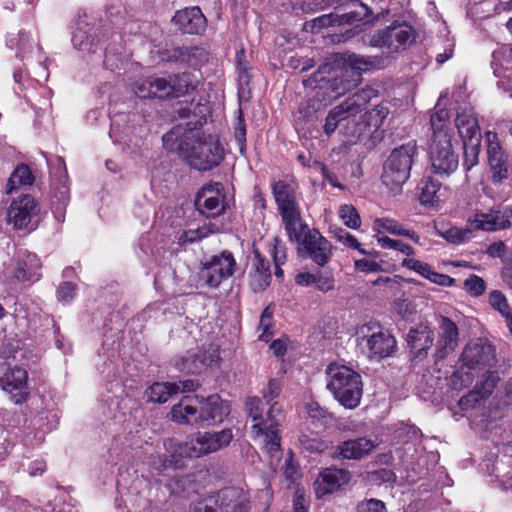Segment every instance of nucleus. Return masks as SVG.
Masks as SVG:
<instances>
[{
	"mask_svg": "<svg viewBox=\"0 0 512 512\" xmlns=\"http://www.w3.org/2000/svg\"><path fill=\"white\" fill-rule=\"evenodd\" d=\"M135 95L139 98H152L153 97V83L152 78H143L137 80L132 88Z\"/></svg>",
	"mask_w": 512,
	"mask_h": 512,
	"instance_id": "51",
	"label": "nucleus"
},
{
	"mask_svg": "<svg viewBox=\"0 0 512 512\" xmlns=\"http://www.w3.org/2000/svg\"><path fill=\"white\" fill-rule=\"evenodd\" d=\"M232 438L230 429L214 433L198 432L185 443V447H179L177 451L179 450L181 455L185 451L189 457L198 458L226 447Z\"/></svg>",
	"mask_w": 512,
	"mask_h": 512,
	"instance_id": "12",
	"label": "nucleus"
},
{
	"mask_svg": "<svg viewBox=\"0 0 512 512\" xmlns=\"http://www.w3.org/2000/svg\"><path fill=\"white\" fill-rule=\"evenodd\" d=\"M76 295V285L71 282L62 283L57 290L58 300L63 303L70 302Z\"/></svg>",
	"mask_w": 512,
	"mask_h": 512,
	"instance_id": "56",
	"label": "nucleus"
},
{
	"mask_svg": "<svg viewBox=\"0 0 512 512\" xmlns=\"http://www.w3.org/2000/svg\"><path fill=\"white\" fill-rule=\"evenodd\" d=\"M426 279H428L430 282H432L434 284L444 286V287H450V286L454 285V283H455L454 278H452L446 274L438 273V272L434 271L432 268H431Z\"/></svg>",
	"mask_w": 512,
	"mask_h": 512,
	"instance_id": "57",
	"label": "nucleus"
},
{
	"mask_svg": "<svg viewBox=\"0 0 512 512\" xmlns=\"http://www.w3.org/2000/svg\"><path fill=\"white\" fill-rule=\"evenodd\" d=\"M460 366L453 373L451 382L454 389H463L472 384L474 378L485 380L495 364V351L488 342L477 339L468 343L460 357Z\"/></svg>",
	"mask_w": 512,
	"mask_h": 512,
	"instance_id": "3",
	"label": "nucleus"
},
{
	"mask_svg": "<svg viewBox=\"0 0 512 512\" xmlns=\"http://www.w3.org/2000/svg\"><path fill=\"white\" fill-rule=\"evenodd\" d=\"M375 447V442L366 437L350 439L335 448L333 457L341 460H359L368 455Z\"/></svg>",
	"mask_w": 512,
	"mask_h": 512,
	"instance_id": "26",
	"label": "nucleus"
},
{
	"mask_svg": "<svg viewBox=\"0 0 512 512\" xmlns=\"http://www.w3.org/2000/svg\"><path fill=\"white\" fill-rule=\"evenodd\" d=\"M459 330L457 325L449 318L443 317L439 326V338L436 345L435 356L444 359L453 352L458 345Z\"/></svg>",
	"mask_w": 512,
	"mask_h": 512,
	"instance_id": "27",
	"label": "nucleus"
},
{
	"mask_svg": "<svg viewBox=\"0 0 512 512\" xmlns=\"http://www.w3.org/2000/svg\"><path fill=\"white\" fill-rule=\"evenodd\" d=\"M355 337L359 350L370 359L388 357L396 350L395 338L373 322L359 326Z\"/></svg>",
	"mask_w": 512,
	"mask_h": 512,
	"instance_id": "8",
	"label": "nucleus"
},
{
	"mask_svg": "<svg viewBox=\"0 0 512 512\" xmlns=\"http://www.w3.org/2000/svg\"><path fill=\"white\" fill-rule=\"evenodd\" d=\"M463 146L465 153V164L467 165L468 169H470L478 163L480 142H476V144L467 143V145Z\"/></svg>",
	"mask_w": 512,
	"mask_h": 512,
	"instance_id": "54",
	"label": "nucleus"
},
{
	"mask_svg": "<svg viewBox=\"0 0 512 512\" xmlns=\"http://www.w3.org/2000/svg\"><path fill=\"white\" fill-rule=\"evenodd\" d=\"M402 266L407 269L415 271L424 278H427L431 270V266L429 264L414 258H405L402 261Z\"/></svg>",
	"mask_w": 512,
	"mask_h": 512,
	"instance_id": "52",
	"label": "nucleus"
},
{
	"mask_svg": "<svg viewBox=\"0 0 512 512\" xmlns=\"http://www.w3.org/2000/svg\"><path fill=\"white\" fill-rule=\"evenodd\" d=\"M418 149L415 141H410L395 148L383 165L381 176L383 184L394 194L402 190V186L410 177V171Z\"/></svg>",
	"mask_w": 512,
	"mask_h": 512,
	"instance_id": "6",
	"label": "nucleus"
},
{
	"mask_svg": "<svg viewBox=\"0 0 512 512\" xmlns=\"http://www.w3.org/2000/svg\"><path fill=\"white\" fill-rule=\"evenodd\" d=\"M212 361L213 359L207 357L204 352L194 353L183 360L182 369L192 374L200 373L206 369Z\"/></svg>",
	"mask_w": 512,
	"mask_h": 512,
	"instance_id": "39",
	"label": "nucleus"
},
{
	"mask_svg": "<svg viewBox=\"0 0 512 512\" xmlns=\"http://www.w3.org/2000/svg\"><path fill=\"white\" fill-rule=\"evenodd\" d=\"M272 191L290 240L299 241L307 225L301 222L293 184L279 180L273 184Z\"/></svg>",
	"mask_w": 512,
	"mask_h": 512,
	"instance_id": "7",
	"label": "nucleus"
},
{
	"mask_svg": "<svg viewBox=\"0 0 512 512\" xmlns=\"http://www.w3.org/2000/svg\"><path fill=\"white\" fill-rule=\"evenodd\" d=\"M455 125L459 136L463 140V145L467 143L476 144L481 141V133L478 121L471 111H463L457 114Z\"/></svg>",
	"mask_w": 512,
	"mask_h": 512,
	"instance_id": "30",
	"label": "nucleus"
},
{
	"mask_svg": "<svg viewBox=\"0 0 512 512\" xmlns=\"http://www.w3.org/2000/svg\"><path fill=\"white\" fill-rule=\"evenodd\" d=\"M27 379L28 373L21 367L0 366V385L15 404L23 403L28 396Z\"/></svg>",
	"mask_w": 512,
	"mask_h": 512,
	"instance_id": "17",
	"label": "nucleus"
},
{
	"mask_svg": "<svg viewBox=\"0 0 512 512\" xmlns=\"http://www.w3.org/2000/svg\"><path fill=\"white\" fill-rule=\"evenodd\" d=\"M177 139V132L172 130L163 136V143L167 149L176 150L183 149L182 145H175L173 142Z\"/></svg>",
	"mask_w": 512,
	"mask_h": 512,
	"instance_id": "63",
	"label": "nucleus"
},
{
	"mask_svg": "<svg viewBox=\"0 0 512 512\" xmlns=\"http://www.w3.org/2000/svg\"><path fill=\"white\" fill-rule=\"evenodd\" d=\"M373 67L370 57L358 54H349L343 58L342 67H332L329 64L323 65L313 77L308 79L305 85L311 88H330L336 98L347 91L360 78V72Z\"/></svg>",
	"mask_w": 512,
	"mask_h": 512,
	"instance_id": "2",
	"label": "nucleus"
},
{
	"mask_svg": "<svg viewBox=\"0 0 512 512\" xmlns=\"http://www.w3.org/2000/svg\"><path fill=\"white\" fill-rule=\"evenodd\" d=\"M356 512H387V510L384 502L371 498L360 502Z\"/></svg>",
	"mask_w": 512,
	"mask_h": 512,
	"instance_id": "53",
	"label": "nucleus"
},
{
	"mask_svg": "<svg viewBox=\"0 0 512 512\" xmlns=\"http://www.w3.org/2000/svg\"><path fill=\"white\" fill-rule=\"evenodd\" d=\"M440 183L430 178L420 184V203L424 206H434L439 201Z\"/></svg>",
	"mask_w": 512,
	"mask_h": 512,
	"instance_id": "37",
	"label": "nucleus"
},
{
	"mask_svg": "<svg viewBox=\"0 0 512 512\" xmlns=\"http://www.w3.org/2000/svg\"><path fill=\"white\" fill-rule=\"evenodd\" d=\"M235 139L242 151L246 141V129L241 118L239 119L238 126L235 128Z\"/></svg>",
	"mask_w": 512,
	"mask_h": 512,
	"instance_id": "62",
	"label": "nucleus"
},
{
	"mask_svg": "<svg viewBox=\"0 0 512 512\" xmlns=\"http://www.w3.org/2000/svg\"><path fill=\"white\" fill-rule=\"evenodd\" d=\"M327 388L345 408H356L361 400L363 384L361 376L346 365L331 363L327 369Z\"/></svg>",
	"mask_w": 512,
	"mask_h": 512,
	"instance_id": "5",
	"label": "nucleus"
},
{
	"mask_svg": "<svg viewBox=\"0 0 512 512\" xmlns=\"http://www.w3.org/2000/svg\"><path fill=\"white\" fill-rule=\"evenodd\" d=\"M464 288L471 296L478 297L485 292L486 283L481 277L471 275L464 281Z\"/></svg>",
	"mask_w": 512,
	"mask_h": 512,
	"instance_id": "47",
	"label": "nucleus"
},
{
	"mask_svg": "<svg viewBox=\"0 0 512 512\" xmlns=\"http://www.w3.org/2000/svg\"><path fill=\"white\" fill-rule=\"evenodd\" d=\"M272 257L275 265H282L286 261V249L284 244L278 238H274Z\"/></svg>",
	"mask_w": 512,
	"mask_h": 512,
	"instance_id": "58",
	"label": "nucleus"
},
{
	"mask_svg": "<svg viewBox=\"0 0 512 512\" xmlns=\"http://www.w3.org/2000/svg\"><path fill=\"white\" fill-rule=\"evenodd\" d=\"M153 83V97L167 98L172 97L171 78L166 80L164 78H152Z\"/></svg>",
	"mask_w": 512,
	"mask_h": 512,
	"instance_id": "50",
	"label": "nucleus"
},
{
	"mask_svg": "<svg viewBox=\"0 0 512 512\" xmlns=\"http://www.w3.org/2000/svg\"><path fill=\"white\" fill-rule=\"evenodd\" d=\"M222 148L212 136L198 138L187 154L189 165L197 170L207 171L217 166L222 160Z\"/></svg>",
	"mask_w": 512,
	"mask_h": 512,
	"instance_id": "14",
	"label": "nucleus"
},
{
	"mask_svg": "<svg viewBox=\"0 0 512 512\" xmlns=\"http://www.w3.org/2000/svg\"><path fill=\"white\" fill-rule=\"evenodd\" d=\"M386 115L387 110L383 107H376L369 112H365L363 115H360L362 121L357 122L355 127L348 131L347 134L360 136L367 127L377 129L382 125Z\"/></svg>",
	"mask_w": 512,
	"mask_h": 512,
	"instance_id": "34",
	"label": "nucleus"
},
{
	"mask_svg": "<svg viewBox=\"0 0 512 512\" xmlns=\"http://www.w3.org/2000/svg\"><path fill=\"white\" fill-rule=\"evenodd\" d=\"M198 404L194 397H184L175 404L169 413L172 421L178 424H199Z\"/></svg>",
	"mask_w": 512,
	"mask_h": 512,
	"instance_id": "31",
	"label": "nucleus"
},
{
	"mask_svg": "<svg viewBox=\"0 0 512 512\" xmlns=\"http://www.w3.org/2000/svg\"><path fill=\"white\" fill-rule=\"evenodd\" d=\"M34 181V177L30 168L27 165H20L16 167V169L11 174L8 183L6 192L8 194L12 193L14 189L21 185H31Z\"/></svg>",
	"mask_w": 512,
	"mask_h": 512,
	"instance_id": "38",
	"label": "nucleus"
},
{
	"mask_svg": "<svg viewBox=\"0 0 512 512\" xmlns=\"http://www.w3.org/2000/svg\"><path fill=\"white\" fill-rule=\"evenodd\" d=\"M355 269L363 273H377L382 271V266L370 259H357L354 262Z\"/></svg>",
	"mask_w": 512,
	"mask_h": 512,
	"instance_id": "55",
	"label": "nucleus"
},
{
	"mask_svg": "<svg viewBox=\"0 0 512 512\" xmlns=\"http://www.w3.org/2000/svg\"><path fill=\"white\" fill-rule=\"evenodd\" d=\"M300 443L306 450L311 452H321L325 448L324 444L320 440L316 438H309L306 435H302L300 437Z\"/></svg>",
	"mask_w": 512,
	"mask_h": 512,
	"instance_id": "59",
	"label": "nucleus"
},
{
	"mask_svg": "<svg viewBox=\"0 0 512 512\" xmlns=\"http://www.w3.org/2000/svg\"><path fill=\"white\" fill-rule=\"evenodd\" d=\"M486 141H487V155L488 161L493 160L494 162L499 159L506 157L502 151L498 136L496 133L487 132L486 133Z\"/></svg>",
	"mask_w": 512,
	"mask_h": 512,
	"instance_id": "45",
	"label": "nucleus"
},
{
	"mask_svg": "<svg viewBox=\"0 0 512 512\" xmlns=\"http://www.w3.org/2000/svg\"><path fill=\"white\" fill-rule=\"evenodd\" d=\"M334 236L340 243H342L347 248L357 249L362 254H368L366 250L360 247L358 240L346 230L341 228L335 229Z\"/></svg>",
	"mask_w": 512,
	"mask_h": 512,
	"instance_id": "49",
	"label": "nucleus"
},
{
	"mask_svg": "<svg viewBox=\"0 0 512 512\" xmlns=\"http://www.w3.org/2000/svg\"><path fill=\"white\" fill-rule=\"evenodd\" d=\"M414 358H424L434 341L433 331L426 325L419 324L410 329L406 337Z\"/></svg>",
	"mask_w": 512,
	"mask_h": 512,
	"instance_id": "28",
	"label": "nucleus"
},
{
	"mask_svg": "<svg viewBox=\"0 0 512 512\" xmlns=\"http://www.w3.org/2000/svg\"><path fill=\"white\" fill-rule=\"evenodd\" d=\"M172 21L184 33L201 34L206 29V18L197 6L176 12Z\"/></svg>",
	"mask_w": 512,
	"mask_h": 512,
	"instance_id": "25",
	"label": "nucleus"
},
{
	"mask_svg": "<svg viewBox=\"0 0 512 512\" xmlns=\"http://www.w3.org/2000/svg\"><path fill=\"white\" fill-rule=\"evenodd\" d=\"M377 242L383 249L397 250L407 256L414 255L415 253L414 249L410 245L400 240L391 239L387 236H377Z\"/></svg>",
	"mask_w": 512,
	"mask_h": 512,
	"instance_id": "42",
	"label": "nucleus"
},
{
	"mask_svg": "<svg viewBox=\"0 0 512 512\" xmlns=\"http://www.w3.org/2000/svg\"><path fill=\"white\" fill-rule=\"evenodd\" d=\"M240 498V490L228 487L194 503L191 512H245L246 506Z\"/></svg>",
	"mask_w": 512,
	"mask_h": 512,
	"instance_id": "13",
	"label": "nucleus"
},
{
	"mask_svg": "<svg viewBox=\"0 0 512 512\" xmlns=\"http://www.w3.org/2000/svg\"><path fill=\"white\" fill-rule=\"evenodd\" d=\"M351 10L345 13L333 12L324 14L317 18L306 22L304 25L305 31L316 33L322 28L333 25H342L345 23H352L354 21L368 20L371 15V10L363 3L355 2L351 5Z\"/></svg>",
	"mask_w": 512,
	"mask_h": 512,
	"instance_id": "15",
	"label": "nucleus"
},
{
	"mask_svg": "<svg viewBox=\"0 0 512 512\" xmlns=\"http://www.w3.org/2000/svg\"><path fill=\"white\" fill-rule=\"evenodd\" d=\"M39 213L38 202L31 195L25 194L12 200L7 209L6 221L15 230H33Z\"/></svg>",
	"mask_w": 512,
	"mask_h": 512,
	"instance_id": "11",
	"label": "nucleus"
},
{
	"mask_svg": "<svg viewBox=\"0 0 512 512\" xmlns=\"http://www.w3.org/2000/svg\"><path fill=\"white\" fill-rule=\"evenodd\" d=\"M194 400L199 408V424L220 423L230 412L228 402L223 401L217 394L207 398L195 396Z\"/></svg>",
	"mask_w": 512,
	"mask_h": 512,
	"instance_id": "20",
	"label": "nucleus"
},
{
	"mask_svg": "<svg viewBox=\"0 0 512 512\" xmlns=\"http://www.w3.org/2000/svg\"><path fill=\"white\" fill-rule=\"evenodd\" d=\"M489 303L491 307L497 310L505 319L512 314L506 297L498 290H494L489 294Z\"/></svg>",
	"mask_w": 512,
	"mask_h": 512,
	"instance_id": "44",
	"label": "nucleus"
},
{
	"mask_svg": "<svg viewBox=\"0 0 512 512\" xmlns=\"http://www.w3.org/2000/svg\"><path fill=\"white\" fill-rule=\"evenodd\" d=\"M254 254L255 259L249 272V285L254 292H260L270 284L271 271L269 262L257 250Z\"/></svg>",
	"mask_w": 512,
	"mask_h": 512,
	"instance_id": "32",
	"label": "nucleus"
},
{
	"mask_svg": "<svg viewBox=\"0 0 512 512\" xmlns=\"http://www.w3.org/2000/svg\"><path fill=\"white\" fill-rule=\"evenodd\" d=\"M199 383L193 379L179 381L178 383L152 384L145 392L148 401L154 403H165L172 395L184 392L195 391Z\"/></svg>",
	"mask_w": 512,
	"mask_h": 512,
	"instance_id": "23",
	"label": "nucleus"
},
{
	"mask_svg": "<svg viewBox=\"0 0 512 512\" xmlns=\"http://www.w3.org/2000/svg\"><path fill=\"white\" fill-rule=\"evenodd\" d=\"M339 216L347 227L351 229H357L360 227V216L352 205L345 204L340 206Z\"/></svg>",
	"mask_w": 512,
	"mask_h": 512,
	"instance_id": "43",
	"label": "nucleus"
},
{
	"mask_svg": "<svg viewBox=\"0 0 512 512\" xmlns=\"http://www.w3.org/2000/svg\"><path fill=\"white\" fill-rule=\"evenodd\" d=\"M236 261L233 254L223 251L200 262L199 278L209 287L217 288L221 282L235 272Z\"/></svg>",
	"mask_w": 512,
	"mask_h": 512,
	"instance_id": "10",
	"label": "nucleus"
},
{
	"mask_svg": "<svg viewBox=\"0 0 512 512\" xmlns=\"http://www.w3.org/2000/svg\"><path fill=\"white\" fill-rule=\"evenodd\" d=\"M487 254L491 257L507 258V256L510 254V251L504 242L499 241L491 244L487 248Z\"/></svg>",
	"mask_w": 512,
	"mask_h": 512,
	"instance_id": "60",
	"label": "nucleus"
},
{
	"mask_svg": "<svg viewBox=\"0 0 512 512\" xmlns=\"http://www.w3.org/2000/svg\"><path fill=\"white\" fill-rule=\"evenodd\" d=\"M372 94V89H362L334 107L326 117L324 132L328 136L331 135L344 121L345 127L349 129V125L356 122L357 115L365 110Z\"/></svg>",
	"mask_w": 512,
	"mask_h": 512,
	"instance_id": "9",
	"label": "nucleus"
},
{
	"mask_svg": "<svg viewBox=\"0 0 512 512\" xmlns=\"http://www.w3.org/2000/svg\"><path fill=\"white\" fill-rule=\"evenodd\" d=\"M433 130L429 156L431 168L438 175H450L458 167V155L451 142V131L448 127V112L439 110L431 116Z\"/></svg>",
	"mask_w": 512,
	"mask_h": 512,
	"instance_id": "4",
	"label": "nucleus"
},
{
	"mask_svg": "<svg viewBox=\"0 0 512 512\" xmlns=\"http://www.w3.org/2000/svg\"><path fill=\"white\" fill-rule=\"evenodd\" d=\"M297 242L304 249L307 256L316 264L324 266L331 258V246L329 242L316 230L307 229L301 234Z\"/></svg>",
	"mask_w": 512,
	"mask_h": 512,
	"instance_id": "19",
	"label": "nucleus"
},
{
	"mask_svg": "<svg viewBox=\"0 0 512 512\" xmlns=\"http://www.w3.org/2000/svg\"><path fill=\"white\" fill-rule=\"evenodd\" d=\"M444 238L452 244H462L471 238V230L468 228L452 227L448 229L444 234Z\"/></svg>",
	"mask_w": 512,
	"mask_h": 512,
	"instance_id": "46",
	"label": "nucleus"
},
{
	"mask_svg": "<svg viewBox=\"0 0 512 512\" xmlns=\"http://www.w3.org/2000/svg\"><path fill=\"white\" fill-rule=\"evenodd\" d=\"M415 39L414 30L410 25L397 24L378 31L370 40L371 45L387 48L390 52H396L405 48Z\"/></svg>",
	"mask_w": 512,
	"mask_h": 512,
	"instance_id": "16",
	"label": "nucleus"
},
{
	"mask_svg": "<svg viewBox=\"0 0 512 512\" xmlns=\"http://www.w3.org/2000/svg\"><path fill=\"white\" fill-rule=\"evenodd\" d=\"M166 449L170 453V458L165 459L161 465L162 469H166L168 467H174V468H180L183 465V458L189 457L185 451H183L182 455L180 454V451L177 449L179 447H185L184 445L176 443L174 440H169L166 444Z\"/></svg>",
	"mask_w": 512,
	"mask_h": 512,
	"instance_id": "40",
	"label": "nucleus"
},
{
	"mask_svg": "<svg viewBox=\"0 0 512 512\" xmlns=\"http://www.w3.org/2000/svg\"><path fill=\"white\" fill-rule=\"evenodd\" d=\"M40 267V260L36 254L20 252L12 260L10 266L6 268V273L11 281L34 282L40 279Z\"/></svg>",
	"mask_w": 512,
	"mask_h": 512,
	"instance_id": "18",
	"label": "nucleus"
},
{
	"mask_svg": "<svg viewBox=\"0 0 512 512\" xmlns=\"http://www.w3.org/2000/svg\"><path fill=\"white\" fill-rule=\"evenodd\" d=\"M350 479V473L345 469L327 468L319 474L314 482L315 494L318 498L332 494L346 485Z\"/></svg>",
	"mask_w": 512,
	"mask_h": 512,
	"instance_id": "22",
	"label": "nucleus"
},
{
	"mask_svg": "<svg viewBox=\"0 0 512 512\" xmlns=\"http://www.w3.org/2000/svg\"><path fill=\"white\" fill-rule=\"evenodd\" d=\"M272 310L270 307H266L260 317L259 322V339L265 342H268L272 336L274 335V326H273V319H272Z\"/></svg>",
	"mask_w": 512,
	"mask_h": 512,
	"instance_id": "41",
	"label": "nucleus"
},
{
	"mask_svg": "<svg viewBox=\"0 0 512 512\" xmlns=\"http://www.w3.org/2000/svg\"><path fill=\"white\" fill-rule=\"evenodd\" d=\"M314 285L321 291H330L334 287V280L331 275L328 274H319L315 275Z\"/></svg>",
	"mask_w": 512,
	"mask_h": 512,
	"instance_id": "61",
	"label": "nucleus"
},
{
	"mask_svg": "<svg viewBox=\"0 0 512 512\" xmlns=\"http://www.w3.org/2000/svg\"><path fill=\"white\" fill-rule=\"evenodd\" d=\"M198 79L194 74L183 73L171 77L172 97H180L194 90Z\"/></svg>",
	"mask_w": 512,
	"mask_h": 512,
	"instance_id": "36",
	"label": "nucleus"
},
{
	"mask_svg": "<svg viewBox=\"0 0 512 512\" xmlns=\"http://www.w3.org/2000/svg\"><path fill=\"white\" fill-rule=\"evenodd\" d=\"M270 349L272 350L274 355L282 356L286 352L287 342L286 340L277 339L272 342Z\"/></svg>",
	"mask_w": 512,
	"mask_h": 512,
	"instance_id": "64",
	"label": "nucleus"
},
{
	"mask_svg": "<svg viewBox=\"0 0 512 512\" xmlns=\"http://www.w3.org/2000/svg\"><path fill=\"white\" fill-rule=\"evenodd\" d=\"M374 227L378 234L387 232L392 235L405 236L410 238L414 243L420 244V236L414 230L405 228L401 223L392 218L376 219Z\"/></svg>",
	"mask_w": 512,
	"mask_h": 512,
	"instance_id": "33",
	"label": "nucleus"
},
{
	"mask_svg": "<svg viewBox=\"0 0 512 512\" xmlns=\"http://www.w3.org/2000/svg\"><path fill=\"white\" fill-rule=\"evenodd\" d=\"M498 381L499 376L497 374H490L485 380L477 381L474 389L460 399L459 404L461 408H473L479 401L488 398Z\"/></svg>",
	"mask_w": 512,
	"mask_h": 512,
	"instance_id": "29",
	"label": "nucleus"
},
{
	"mask_svg": "<svg viewBox=\"0 0 512 512\" xmlns=\"http://www.w3.org/2000/svg\"><path fill=\"white\" fill-rule=\"evenodd\" d=\"M222 186L220 183L204 186L196 195L195 206L197 210L206 217L219 216L223 210Z\"/></svg>",
	"mask_w": 512,
	"mask_h": 512,
	"instance_id": "21",
	"label": "nucleus"
},
{
	"mask_svg": "<svg viewBox=\"0 0 512 512\" xmlns=\"http://www.w3.org/2000/svg\"><path fill=\"white\" fill-rule=\"evenodd\" d=\"M489 165L492 171L493 183H500L503 179L507 178V157L499 158L495 162L491 160L489 161Z\"/></svg>",
	"mask_w": 512,
	"mask_h": 512,
	"instance_id": "48",
	"label": "nucleus"
},
{
	"mask_svg": "<svg viewBox=\"0 0 512 512\" xmlns=\"http://www.w3.org/2000/svg\"><path fill=\"white\" fill-rule=\"evenodd\" d=\"M281 391L282 383L278 379L269 380L267 386L262 389V397L269 405L265 412L259 398L252 397L246 401V409L253 422L252 438L271 454L280 448V426L285 418L282 406L276 401Z\"/></svg>",
	"mask_w": 512,
	"mask_h": 512,
	"instance_id": "1",
	"label": "nucleus"
},
{
	"mask_svg": "<svg viewBox=\"0 0 512 512\" xmlns=\"http://www.w3.org/2000/svg\"><path fill=\"white\" fill-rule=\"evenodd\" d=\"M510 214L500 210L477 211L469 217L471 228L483 231H498L511 226Z\"/></svg>",
	"mask_w": 512,
	"mask_h": 512,
	"instance_id": "24",
	"label": "nucleus"
},
{
	"mask_svg": "<svg viewBox=\"0 0 512 512\" xmlns=\"http://www.w3.org/2000/svg\"><path fill=\"white\" fill-rule=\"evenodd\" d=\"M216 232H218V227L213 224H204L196 228H188L178 233L177 243L185 247L189 244L201 241Z\"/></svg>",
	"mask_w": 512,
	"mask_h": 512,
	"instance_id": "35",
	"label": "nucleus"
}]
</instances>
